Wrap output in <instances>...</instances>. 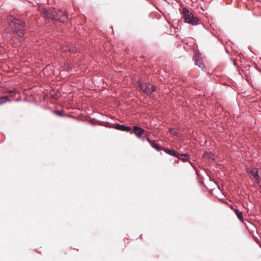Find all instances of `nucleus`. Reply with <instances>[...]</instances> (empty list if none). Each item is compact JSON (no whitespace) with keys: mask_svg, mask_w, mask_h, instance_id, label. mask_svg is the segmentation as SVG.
I'll list each match as a JSON object with an SVG mask.
<instances>
[{"mask_svg":"<svg viewBox=\"0 0 261 261\" xmlns=\"http://www.w3.org/2000/svg\"><path fill=\"white\" fill-rule=\"evenodd\" d=\"M247 172L252 175L257 182L259 181V175L256 168L248 169Z\"/></svg>","mask_w":261,"mask_h":261,"instance_id":"7","label":"nucleus"},{"mask_svg":"<svg viewBox=\"0 0 261 261\" xmlns=\"http://www.w3.org/2000/svg\"><path fill=\"white\" fill-rule=\"evenodd\" d=\"M10 99L7 96L0 97V105L5 103L7 101H10Z\"/></svg>","mask_w":261,"mask_h":261,"instance_id":"15","label":"nucleus"},{"mask_svg":"<svg viewBox=\"0 0 261 261\" xmlns=\"http://www.w3.org/2000/svg\"><path fill=\"white\" fill-rule=\"evenodd\" d=\"M181 14L185 23L190 24L192 25H196L199 23V19L197 17L194 16L193 13L188 8H184Z\"/></svg>","mask_w":261,"mask_h":261,"instance_id":"3","label":"nucleus"},{"mask_svg":"<svg viewBox=\"0 0 261 261\" xmlns=\"http://www.w3.org/2000/svg\"><path fill=\"white\" fill-rule=\"evenodd\" d=\"M225 198L226 197L223 198H219L218 199L221 201L222 202L228 203Z\"/></svg>","mask_w":261,"mask_h":261,"instance_id":"19","label":"nucleus"},{"mask_svg":"<svg viewBox=\"0 0 261 261\" xmlns=\"http://www.w3.org/2000/svg\"><path fill=\"white\" fill-rule=\"evenodd\" d=\"M235 213L237 216V217L241 220L242 221L244 224L245 225H246V224L244 222V219H243V216H242V212H240L238 210L236 209L235 211Z\"/></svg>","mask_w":261,"mask_h":261,"instance_id":"14","label":"nucleus"},{"mask_svg":"<svg viewBox=\"0 0 261 261\" xmlns=\"http://www.w3.org/2000/svg\"><path fill=\"white\" fill-rule=\"evenodd\" d=\"M146 140L149 143L150 145L152 148L158 151L161 150V147H160L159 145L156 143L155 141H152L149 138H147Z\"/></svg>","mask_w":261,"mask_h":261,"instance_id":"10","label":"nucleus"},{"mask_svg":"<svg viewBox=\"0 0 261 261\" xmlns=\"http://www.w3.org/2000/svg\"><path fill=\"white\" fill-rule=\"evenodd\" d=\"M43 14L44 17L50 19L53 21H60L65 22L67 20V14L66 11L61 10H56L51 8L48 10L43 9Z\"/></svg>","mask_w":261,"mask_h":261,"instance_id":"1","label":"nucleus"},{"mask_svg":"<svg viewBox=\"0 0 261 261\" xmlns=\"http://www.w3.org/2000/svg\"><path fill=\"white\" fill-rule=\"evenodd\" d=\"M144 130L140 127L134 126L133 127V133L138 137L140 138L143 134Z\"/></svg>","mask_w":261,"mask_h":261,"instance_id":"6","label":"nucleus"},{"mask_svg":"<svg viewBox=\"0 0 261 261\" xmlns=\"http://www.w3.org/2000/svg\"><path fill=\"white\" fill-rule=\"evenodd\" d=\"M71 69L69 67V66H68L67 68V70L68 71V70H70Z\"/></svg>","mask_w":261,"mask_h":261,"instance_id":"20","label":"nucleus"},{"mask_svg":"<svg viewBox=\"0 0 261 261\" xmlns=\"http://www.w3.org/2000/svg\"><path fill=\"white\" fill-rule=\"evenodd\" d=\"M8 22L10 27L14 29L16 34L19 37L18 41L20 42L24 34V22L20 19L10 17L8 18Z\"/></svg>","mask_w":261,"mask_h":261,"instance_id":"2","label":"nucleus"},{"mask_svg":"<svg viewBox=\"0 0 261 261\" xmlns=\"http://www.w3.org/2000/svg\"><path fill=\"white\" fill-rule=\"evenodd\" d=\"M206 188L209 191L210 194L214 196L213 191L216 189L217 190L219 191L220 189L218 186L215 182L213 180H210L209 184L208 186L204 185Z\"/></svg>","mask_w":261,"mask_h":261,"instance_id":"5","label":"nucleus"},{"mask_svg":"<svg viewBox=\"0 0 261 261\" xmlns=\"http://www.w3.org/2000/svg\"><path fill=\"white\" fill-rule=\"evenodd\" d=\"M164 151L165 152H166V153L171 155V156H177V154H178V153H177L175 151H174V150H171V149H169L168 148H165L164 149Z\"/></svg>","mask_w":261,"mask_h":261,"instance_id":"13","label":"nucleus"},{"mask_svg":"<svg viewBox=\"0 0 261 261\" xmlns=\"http://www.w3.org/2000/svg\"><path fill=\"white\" fill-rule=\"evenodd\" d=\"M179 159L183 162L188 161L190 160V156L187 154H180L178 153L177 156Z\"/></svg>","mask_w":261,"mask_h":261,"instance_id":"12","label":"nucleus"},{"mask_svg":"<svg viewBox=\"0 0 261 261\" xmlns=\"http://www.w3.org/2000/svg\"><path fill=\"white\" fill-rule=\"evenodd\" d=\"M202 156L204 159L210 160H214L215 158V154L212 152L205 151Z\"/></svg>","mask_w":261,"mask_h":261,"instance_id":"9","label":"nucleus"},{"mask_svg":"<svg viewBox=\"0 0 261 261\" xmlns=\"http://www.w3.org/2000/svg\"><path fill=\"white\" fill-rule=\"evenodd\" d=\"M195 65L198 66L199 67L203 69L204 68V66L203 64L201 62L200 60V55H198L197 57L196 58H194Z\"/></svg>","mask_w":261,"mask_h":261,"instance_id":"11","label":"nucleus"},{"mask_svg":"<svg viewBox=\"0 0 261 261\" xmlns=\"http://www.w3.org/2000/svg\"><path fill=\"white\" fill-rule=\"evenodd\" d=\"M139 238H140V239H142V234H141V235L140 236Z\"/></svg>","mask_w":261,"mask_h":261,"instance_id":"21","label":"nucleus"},{"mask_svg":"<svg viewBox=\"0 0 261 261\" xmlns=\"http://www.w3.org/2000/svg\"><path fill=\"white\" fill-rule=\"evenodd\" d=\"M141 90L147 95L150 94L155 90V86L149 83L140 84L139 83Z\"/></svg>","mask_w":261,"mask_h":261,"instance_id":"4","label":"nucleus"},{"mask_svg":"<svg viewBox=\"0 0 261 261\" xmlns=\"http://www.w3.org/2000/svg\"><path fill=\"white\" fill-rule=\"evenodd\" d=\"M6 93L8 94H12L14 93L15 94L16 93V90L15 89H14L13 90H7L5 92Z\"/></svg>","mask_w":261,"mask_h":261,"instance_id":"16","label":"nucleus"},{"mask_svg":"<svg viewBox=\"0 0 261 261\" xmlns=\"http://www.w3.org/2000/svg\"><path fill=\"white\" fill-rule=\"evenodd\" d=\"M54 113L56 114V115H58V116H63V114H62V111H54Z\"/></svg>","mask_w":261,"mask_h":261,"instance_id":"17","label":"nucleus"},{"mask_svg":"<svg viewBox=\"0 0 261 261\" xmlns=\"http://www.w3.org/2000/svg\"><path fill=\"white\" fill-rule=\"evenodd\" d=\"M115 128L117 129L123 131V132H129L131 130V128L129 126H125L124 125H121V124H117L115 126Z\"/></svg>","mask_w":261,"mask_h":261,"instance_id":"8","label":"nucleus"},{"mask_svg":"<svg viewBox=\"0 0 261 261\" xmlns=\"http://www.w3.org/2000/svg\"><path fill=\"white\" fill-rule=\"evenodd\" d=\"M62 49L64 51H71L70 49L68 46H66L65 48L63 47Z\"/></svg>","mask_w":261,"mask_h":261,"instance_id":"18","label":"nucleus"}]
</instances>
